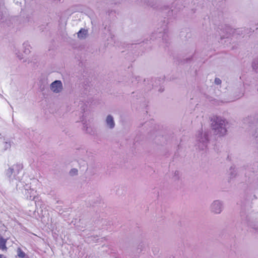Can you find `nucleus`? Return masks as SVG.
<instances>
[{
    "instance_id": "4468645a",
    "label": "nucleus",
    "mask_w": 258,
    "mask_h": 258,
    "mask_svg": "<svg viewBox=\"0 0 258 258\" xmlns=\"http://www.w3.org/2000/svg\"><path fill=\"white\" fill-rule=\"evenodd\" d=\"M29 51H30L29 50H28V51H25L24 52H25L26 54H27V53H28L29 52Z\"/></svg>"
},
{
    "instance_id": "20e7f679",
    "label": "nucleus",
    "mask_w": 258,
    "mask_h": 258,
    "mask_svg": "<svg viewBox=\"0 0 258 258\" xmlns=\"http://www.w3.org/2000/svg\"><path fill=\"white\" fill-rule=\"evenodd\" d=\"M51 90L54 93H59L62 89V85L60 81H55L50 85Z\"/></svg>"
},
{
    "instance_id": "1a4fd4ad",
    "label": "nucleus",
    "mask_w": 258,
    "mask_h": 258,
    "mask_svg": "<svg viewBox=\"0 0 258 258\" xmlns=\"http://www.w3.org/2000/svg\"><path fill=\"white\" fill-rule=\"evenodd\" d=\"M17 255L20 258H28L26 254L20 247L17 250Z\"/></svg>"
},
{
    "instance_id": "f03ea898",
    "label": "nucleus",
    "mask_w": 258,
    "mask_h": 258,
    "mask_svg": "<svg viewBox=\"0 0 258 258\" xmlns=\"http://www.w3.org/2000/svg\"><path fill=\"white\" fill-rule=\"evenodd\" d=\"M211 211L215 214H219L222 210V205L220 201H215L211 206Z\"/></svg>"
},
{
    "instance_id": "39448f33",
    "label": "nucleus",
    "mask_w": 258,
    "mask_h": 258,
    "mask_svg": "<svg viewBox=\"0 0 258 258\" xmlns=\"http://www.w3.org/2000/svg\"><path fill=\"white\" fill-rule=\"evenodd\" d=\"M26 195H27V198L31 200H34L36 195V191L33 189H29L27 190L26 192Z\"/></svg>"
},
{
    "instance_id": "7ed1b4c3",
    "label": "nucleus",
    "mask_w": 258,
    "mask_h": 258,
    "mask_svg": "<svg viewBox=\"0 0 258 258\" xmlns=\"http://www.w3.org/2000/svg\"><path fill=\"white\" fill-rule=\"evenodd\" d=\"M197 140L199 143H198L199 146L200 147V144L202 145V147H206V144L208 141L207 135L206 133H203V132H199L197 134ZM203 149V148L202 147Z\"/></svg>"
},
{
    "instance_id": "9d476101",
    "label": "nucleus",
    "mask_w": 258,
    "mask_h": 258,
    "mask_svg": "<svg viewBox=\"0 0 258 258\" xmlns=\"http://www.w3.org/2000/svg\"><path fill=\"white\" fill-rule=\"evenodd\" d=\"M87 35V31L84 29H81L78 33V36L80 38H84Z\"/></svg>"
},
{
    "instance_id": "f8f14e48",
    "label": "nucleus",
    "mask_w": 258,
    "mask_h": 258,
    "mask_svg": "<svg viewBox=\"0 0 258 258\" xmlns=\"http://www.w3.org/2000/svg\"><path fill=\"white\" fill-rule=\"evenodd\" d=\"M215 83L217 85H220L221 83V81L219 78H216L215 79Z\"/></svg>"
},
{
    "instance_id": "f257e3e1",
    "label": "nucleus",
    "mask_w": 258,
    "mask_h": 258,
    "mask_svg": "<svg viewBox=\"0 0 258 258\" xmlns=\"http://www.w3.org/2000/svg\"><path fill=\"white\" fill-rule=\"evenodd\" d=\"M226 122L224 119L216 117L212 120V126L216 134L222 136L226 133Z\"/></svg>"
},
{
    "instance_id": "423d86ee",
    "label": "nucleus",
    "mask_w": 258,
    "mask_h": 258,
    "mask_svg": "<svg viewBox=\"0 0 258 258\" xmlns=\"http://www.w3.org/2000/svg\"><path fill=\"white\" fill-rule=\"evenodd\" d=\"M106 123L109 127L112 128L114 126V122L112 116L108 115L106 118Z\"/></svg>"
},
{
    "instance_id": "6e6552de",
    "label": "nucleus",
    "mask_w": 258,
    "mask_h": 258,
    "mask_svg": "<svg viewBox=\"0 0 258 258\" xmlns=\"http://www.w3.org/2000/svg\"><path fill=\"white\" fill-rule=\"evenodd\" d=\"M7 240L4 239L0 236V249L6 250L7 247L6 246Z\"/></svg>"
},
{
    "instance_id": "2eb2a0df",
    "label": "nucleus",
    "mask_w": 258,
    "mask_h": 258,
    "mask_svg": "<svg viewBox=\"0 0 258 258\" xmlns=\"http://www.w3.org/2000/svg\"><path fill=\"white\" fill-rule=\"evenodd\" d=\"M0 258H3V255L0 254Z\"/></svg>"
},
{
    "instance_id": "0eeeda50",
    "label": "nucleus",
    "mask_w": 258,
    "mask_h": 258,
    "mask_svg": "<svg viewBox=\"0 0 258 258\" xmlns=\"http://www.w3.org/2000/svg\"><path fill=\"white\" fill-rule=\"evenodd\" d=\"M22 169V166L21 165H16L13 166L12 168H10L8 170V174H9L10 175H11L12 174H13V171L14 170H17L18 171L17 172V174L18 173L19 171Z\"/></svg>"
},
{
    "instance_id": "9b49d317",
    "label": "nucleus",
    "mask_w": 258,
    "mask_h": 258,
    "mask_svg": "<svg viewBox=\"0 0 258 258\" xmlns=\"http://www.w3.org/2000/svg\"><path fill=\"white\" fill-rule=\"evenodd\" d=\"M78 170L76 169H73L70 171V174L72 175H74L77 174Z\"/></svg>"
},
{
    "instance_id": "ddd939ff",
    "label": "nucleus",
    "mask_w": 258,
    "mask_h": 258,
    "mask_svg": "<svg viewBox=\"0 0 258 258\" xmlns=\"http://www.w3.org/2000/svg\"><path fill=\"white\" fill-rule=\"evenodd\" d=\"M5 147H6V148H9V147H10V143H7V142H6V143H5Z\"/></svg>"
}]
</instances>
